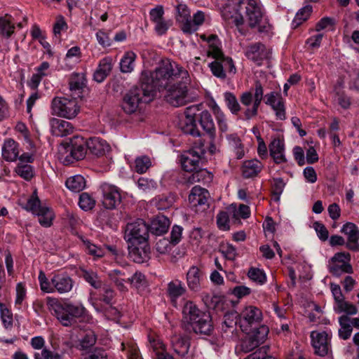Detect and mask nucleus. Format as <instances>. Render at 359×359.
<instances>
[{"instance_id": "49", "label": "nucleus", "mask_w": 359, "mask_h": 359, "mask_svg": "<svg viewBox=\"0 0 359 359\" xmlns=\"http://www.w3.org/2000/svg\"><path fill=\"white\" fill-rule=\"evenodd\" d=\"M14 171L18 176L26 181H30L34 176L33 167L27 163H19Z\"/></svg>"}, {"instance_id": "56", "label": "nucleus", "mask_w": 359, "mask_h": 359, "mask_svg": "<svg viewBox=\"0 0 359 359\" xmlns=\"http://www.w3.org/2000/svg\"><path fill=\"white\" fill-rule=\"evenodd\" d=\"M259 345V343L250 333L242 339L240 344V350L244 353L253 351Z\"/></svg>"}, {"instance_id": "47", "label": "nucleus", "mask_w": 359, "mask_h": 359, "mask_svg": "<svg viewBox=\"0 0 359 359\" xmlns=\"http://www.w3.org/2000/svg\"><path fill=\"white\" fill-rule=\"evenodd\" d=\"M97 337L93 331H88L79 340L78 348L87 351L92 348L96 343Z\"/></svg>"}, {"instance_id": "61", "label": "nucleus", "mask_w": 359, "mask_h": 359, "mask_svg": "<svg viewBox=\"0 0 359 359\" xmlns=\"http://www.w3.org/2000/svg\"><path fill=\"white\" fill-rule=\"evenodd\" d=\"M137 187L144 193H150L157 188V183L152 179L140 177L137 182Z\"/></svg>"}, {"instance_id": "34", "label": "nucleus", "mask_w": 359, "mask_h": 359, "mask_svg": "<svg viewBox=\"0 0 359 359\" xmlns=\"http://www.w3.org/2000/svg\"><path fill=\"white\" fill-rule=\"evenodd\" d=\"M171 345L173 351L180 356H184L189 348V339L180 335H173L171 338Z\"/></svg>"}, {"instance_id": "51", "label": "nucleus", "mask_w": 359, "mask_h": 359, "mask_svg": "<svg viewBox=\"0 0 359 359\" xmlns=\"http://www.w3.org/2000/svg\"><path fill=\"white\" fill-rule=\"evenodd\" d=\"M0 316L4 327L7 330H11L13 325V313L10 309L0 302Z\"/></svg>"}, {"instance_id": "36", "label": "nucleus", "mask_w": 359, "mask_h": 359, "mask_svg": "<svg viewBox=\"0 0 359 359\" xmlns=\"http://www.w3.org/2000/svg\"><path fill=\"white\" fill-rule=\"evenodd\" d=\"M191 175L187 177V182L189 184L196 182L209 183L212 180V175L206 169H196L195 171H191Z\"/></svg>"}, {"instance_id": "11", "label": "nucleus", "mask_w": 359, "mask_h": 359, "mask_svg": "<svg viewBox=\"0 0 359 359\" xmlns=\"http://www.w3.org/2000/svg\"><path fill=\"white\" fill-rule=\"evenodd\" d=\"M86 154V147L83 143H71L61 145L59 149V158L65 165H69L75 161L83 159Z\"/></svg>"}, {"instance_id": "25", "label": "nucleus", "mask_w": 359, "mask_h": 359, "mask_svg": "<svg viewBox=\"0 0 359 359\" xmlns=\"http://www.w3.org/2000/svg\"><path fill=\"white\" fill-rule=\"evenodd\" d=\"M222 15L223 19L230 27H236L239 29L243 25L244 19L242 14L236 9L229 6L224 7L222 11Z\"/></svg>"}, {"instance_id": "5", "label": "nucleus", "mask_w": 359, "mask_h": 359, "mask_svg": "<svg viewBox=\"0 0 359 359\" xmlns=\"http://www.w3.org/2000/svg\"><path fill=\"white\" fill-rule=\"evenodd\" d=\"M47 305L60 323L65 327L76 323V319L83 316L86 309L81 304L61 303L54 297L47 298Z\"/></svg>"}, {"instance_id": "53", "label": "nucleus", "mask_w": 359, "mask_h": 359, "mask_svg": "<svg viewBox=\"0 0 359 359\" xmlns=\"http://www.w3.org/2000/svg\"><path fill=\"white\" fill-rule=\"evenodd\" d=\"M329 270L336 276H339L343 273H351L352 267L348 263H337L330 261Z\"/></svg>"}, {"instance_id": "41", "label": "nucleus", "mask_w": 359, "mask_h": 359, "mask_svg": "<svg viewBox=\"0 0 359 359\" xmlns=\"http://www.w3.org/2000/svg\"><path fill=\"white\" fill-rule=\"evenodd\" d=\"M68 189L73 192H80L86 187V180L81 175L69 177L65 182Z\"/></svg>"}, {"instance_id": "23", "label": "nucleus", "mask_w": 359, "mask_h": 359, "mask_svg": "<svg viewBox=\"0 0 359 359\" xmlns=\"http://www.w3.org/2000/svg\"><path fill=\"white\" fill-rule=\"evenodd\" d=\"M186 292V287L181 280L175 279L168 283L167 294L173 306H177V299Z\"/></svg>"}, {"instance_id": "6", "label": "nucleus", "mask_w": 359, "mask_h": 359, "mask_svg": "<svg viewBox=\"0 0 359 359\" xmlns=\"http://www.w3.org/2000/svg\"><path fill=\"white\" fill-rule=\"evenodd\" d=\"M149 226L142 219H137L127 224L125 229L124 238L129 244L130 253L140 255L139 245H143L142 251L145 255L149 250L147 245L149 233Z\"/></svg>"}, {"instance_id": "46", "label": "nucleus", "mask_w": 359, "mask_h": 359, "mask_svg": "<svg viewBox=\"0 0 359 359\" xmlns=\"http://www.w3.org/2000/svg\"><path fill=\"white\" fill-rule=\"evenodd\" d=\"M339 323L341 328L339 330V336L341 339H348L352 333V326L350 324V318L346 316H341L339 318Z\"/></svg>"}, {"instance_id": "63", "label": "nucleus", "mask_w": 359, "mask_h": 359, "mask_svg": "<svg viewBox=\"0 0 359 359\" xmlns=\"http://www.w3.org/2000/svg\"><path fill=\"white\" fill-rule=\"evenodd\" d=\"M334 311L339 313H346L348 315H354L358 311L355 306L344 301V299L338 303L337 305H334Z\"/></svg>"}, {"instance_id": "4", "label": "nucleus", "mask_w": 359, "mask_h": 359, "mask_svg": "<svg viewBox=\"0 0 359 359\" xmlns=\"http://www.w3.org/2000/svg\"><path fill=\"white\" fill-rule=\"evenodd\" d=\"M183 318L192 328L196 334L210 335L214 327L212 317L209 312L200 310L191 301H187L184 306Z\"/></svg>"}, {"instance_id": "27", "label": "nucleus", "mask_w": 359, "mask_h": 359, "mask_svg": "<svg viewBox=\"0 0 359 359\" xmlns=\"http://www.w3.org/2000/svg\"><path fill=\"white\" fill-rule=\"evenodd\" d=\"M269 53V50L261 43L249 46L245 51L247 57L255 62L268 58Z\"/></svg>"}, {"instance_id": "12", "label": "nucleus", "mask_w": 359, "mask_h": 359, "mask_svg": "<svg viewBox=\"0 0 359 359\" xmlns=\"http://www.w3.org/2000/svg\"><path fill=\"white\" fill-rule=\"evenodd\" d=\"M204 153L203 146L193 147L183 152L180 157L182 169L186 172H191L201 168Z\"/></svg>"}, {"instance_id": "10", "label": "nucleus", "mask_w": 359, "mask_h": 359, "mask_svg": "<svg viewBox=\"0 0 359 359\" xmlns=\"http://www.w3.org/2000/svg\"><path fill=\"white\" fill-rule=\"evenodd\" d=\"M26 208L39 217V222L44 227L51 226L54 218L53 210L48 206L41 204L36 196H32L27 201Z\"/></svg>"}, {"instance_id": "28", "label": "nucleus", "mask_w": 359, "mask_h": 359, "mask_svg": "<svg viewBox=\"0 0 359 359\" xmlns=\"http://www.w3.org/2000/svg\"><path fill=\"white\" fill-rule=\"evenodd\" d=\"M108 276L110 280L115 284L117 289L121 292L128 291L126 283H129L128 280V274L126 273V270L123 269H114L108 273Z\"/></svg>"}, {"instance_id": "16", "label": "nucleus", "mask_w": 359, "mask_h": 359, "mask_svg": "<svg viewBox=\"0 0 359 359\" xmlns=\"http://www.w3.org/2000/svg\"><path fill=\"white\" fill-rule=\"evenodd\" d=\"M262 318V313L259 309L254 306H246L239 316V324L241 330L248 332V327L258 323Z\"/></svg>"}, {"instance_id": "22", "label": "nucleus", "mask_w": 359, "mask_h": 359, "mask_svg": "<svg viewBox=\"0 0 359 359\" xmlns=\"http://www.w3.org/2000/svg\"><path fill=\"white\" fill-rule=\"evenodd\" d=\"M208 106L216 120L220 136L222 137V134L226 133L229 130L226 116L215 100H211Z\"/></svg>"}, {"instance_id": "29", "label": "nucleus", "mask_w": 359, "mask_h": 359, "mask_svg": "<svg viewBox=\"0 0 359 359\" xmlns=\"http://www.w3.org/2000/svg\"><path fill=\"white\" fill-rule=\"evenodd\" d=\"M85 145L89 151L96 156H103L109 149L107 142L99 137L89 139Z\"/></svg>"}, {"instance_id": "9", "label": "nucleus", "mask_w": 359, "mask_h": 359, "mask_svg": "<svg viewBox=\"0 0 359 359\" xmlns=\"http://www.w3.org/2000/svg\"><path fill=\"white\" fill-rule=\"evenodd\" d=\"M238 8L244 12L246 20L252 28L260 23L264 14L259 0H239Z\"/></svg>"}, {"instance_id": "57", "label": "nucleus", "mask_w": 359, "mask_h": 359, "mask_svg": "<svg viewBox=\"0 0 359 359\" xmlns=\"http://www.w3.org/2000/svg\"><path fill=\"white\" fill-rule=\"evenodd\" d=\"M156 205L159 210H165L171 207L176 200V196L173 194H168V195H162L156 199Z\"/></svg>"}, {"instance_id": "50", "label": "nucleus", "mask_w": 359, "mask_h": 359, "mask_svg": "<svg viewBox=\"0 0 359 359\" xmlns=\"http://www.w3.org/2000/svg\"><path fill=\"white\" fill-rule=\"evenodd\" d=\"M56 350L55 347H53ZM65 351L60 353L55 351H51L46 346L44 347L41 352H35L34 353V359H62Z\"/></svg>"}, {"instance_id": "18", "label": "nucleus", "mask_w": 359, "mask_h": 359, "mask_svg": "<svg viewBox=\"0 0 359 359\" xmlns=\"http://www.w3.org/2000/svg\"><path fill=\"white\" fill-rule=\"evenodd\" d=\"M270 156L276 164L287 161L285 154V140L282 135H278L272 137L269 145Z\"/></svg>"}, {"instance_id": "64", "label": "nucleus", "mask_w": 359, "mask_h": 359, "mask_svg": "<svg viewBox=\"0 0 359 359\" xmlns=\"http://www.w3.org/2000/svg\"><path fill=\"white\" fill-rule=\"evenodd\" d=\"M151 165L150 158L147 156L137 157L135 161V170L138 173H144Z\"/></svg>"}, {"instance_id": "17", "label": "nucleus", "mask_w": 359, "mask_h": 359, "mask_svg": "<svg viewBox=\"0 0 359 359\" xmlns=\"http://www.w3.org/2000/svg\"><path fill=\"white\" fill-rule=\"evenodd\" d=\"M311 344L315 353L320 356L327 355L330 348V336L326 332L313 331L311 333Z\"/></svg>"}, {"instance_id": "14", "label": "nucleus", "mask_w": 359, "mask_h": 359, "mask_svg": "<svg viewBox=\"0 0 359 359\" xmlns=\"http://www.w3.org/2000/svg\"><path fill=\"white\" fill-rule=\"evenodd\" d=\"M100 189L102 192V203L107 209L116 208L121 201V196L119 189L108 183H102Z\"/></svg>"}, {"instance_id": "62", "label": "nucleus", "mask_w": 359, "mask_h": 359, "mask_svg": "<svg viewBox=\"0 0 359 359\" xmlns=\"http://www.w3.org/2000/svg\"><path fill=\"white\" fill-rule=\"evenodd\" d=\"M334 311L339 313H346L348 315H354L358 311L355 306L344 301V299L338 303L337 305H334Z\"/></svg>"}, {"instance_id": "33", "label": "nucleus", "mask_w": 359, "mask_h": 359, "mask_svg": "<svg viewBox=\"0 0 359 359\" xmlns=\"http://www.w3.org/2000/svg\"><path fill=\"white\" fill-rule=\"evenodd\" d=\"M263 168V163L257 159L245 161L242 165V173L245 178L254 177L262 171Z\"/></svg>"}, {"instance_id": "39", "label": "nucleus", "mask_w": 359, "mask_h": 359, "mask_svg": "<svg viewBox=\"0 0 359 359\" xmlns=\"http://www.w3.org/2000/svg\"><path fill=\"white\" fill-rule=\"evenodd\" d=\"M137 55L133 51H127L120 61V69L123 73H130L134 70Z\"/></svg>"}, {"instance_id": "60", "label": "nucleus", "mask_w": 359, "mask_h": 359, "mask_svg": "<svg viewBox=\"0 0 359 359\" xmlns=\"http://www.w3.org/2000/svg\"><path fill=\"white\" fill-rule=\"evenodd\" d=\"M219 251L226 259L233 261L237 257L236 248L230 243H223L219 245Z\"/></svg>"}, {"instance_id": "24", "label": "nucleus", "mask_w": 359, "mask_h": 359, "mask_svg": "<svg viewBox=\"0 0 359 359\" xmlns=\"http://www.w3.org/2000/svg\"><path fill=\"white\" fill-rule=\"evenodd\" d=\"M186 279L190 290L198 292L201 290L203 276L198 267L196 266L190 267L187 273Z\"/></svg>"}, {"instance_id": "3", "label": "nucleus", "mask_w": 359, "mask_h": 359, "mask_svg": "<svg viewBox=\"0 0 359 359\" xmlns=\"http://www.w3.org/2000/svg\"><path fill=\"white\" fill-rule=\"evenodd\" d=\"M201 39L208 43V56L215 60L209 64L212 74L218 78L224 79L226 72L235 74L236 69L233 60L229 57L224 56L221 49L222 44L218 36L215 34L209 36L201 34Z\"/></svg>"}, {"instance_id": "13", "label": "nucleus", "mask_w": 359, "mask_h": 359, "mask_svg": "<svg viewBox=\"0 0 359 359\" xmlns=\"http://www.w3.org/2000/svg\"><path fill=\"white\" fill-rule=\"evenodd\" d=\"M198 108L196 105H191L186 108L184 115L180 118L179 128L186 134L194 137H199L200 131L197 128L195 115Z\"/></svg>"}, {"instance_id": "55", "label": "nucleus", "mask_w": 359, "mask_h": 359, "mask_svg": "<svg viewBox=\"0 0 359 359\" xmlns=\"http://www.w3.org/2000/svg\"><path fill=\"white\" fill-rule=\"evenodd\" d=\"M226 139L229 144L234 149L237 158H242L244 156V150L238 136L236 134H231L226 136Z\"/></svg>"}, {"instance_id": "44", "label": "nucleus", "mask_w": 359, "mask_h": 359, "mask_svg": "<svg viewBox=\"0 0 359 359\" xmlns=\"http://www.w3.org/2000/svg\"><path fill=\"white\" fill-rule=\"evenodd\" d=\"M122 350L126 352L128 359H142L136 343L129 340L121 344Z\"/></svg>"}, {"instance_id": "54", "label": "nucleus", "mask_w": 359, "mask_h": 359, "mask_svg": "<svg viewBox=\"0 0 359 359\" xmlns=\"http://www.w3.org/2000/svg\"><path fill=\"white\" fill-rule=\"evenodd\" d=\"M81 276L83 277L84 280L94 288L97 289L101 287L102 280L100 279L95 272L93 271L82 269Z\"/></svg>"}, {"instance_id": "59", "label": "nucleus", "mask_w": 359, "mask_h": 359, "mask_svg": "<svg viewBox=\"0 0 359 359\" xmlns=\"http://www.w3.org/2000/svg\"><path fill=\"white\" fill-rule=\"evenodd\" d=\"M248 278L257 284L263 285L266 281L264 271L260 269L251 267L248 272Z\"/></svg>"}, {"instance_id": "40", "label": "nucleus", "mask_w": 359, "mask_h": 359, "mask_svg": "<svg viewBox=\"0 0 359 359\" xmlns=\"http://www.w3.org/2000/svg\"><path fill=\"white\" fill-rule=\"evenodd\" d=\"M229 213L232 219L238 221L240 218L247 219L250 215V208L244 204L239 205L238 208L236 205H231L228 208Z\"/></svg>"}, {"instance_id": "8", "label": "nucleus", "mask_w": 359, "mask_h": 359, "mask_svg": "<svg viewBox=\"0 0 359 359\" xmlns=\"http://www.w3.org/2000/svg\"><path fill=\"white\" fill-rule=\"evenodd\" d=\"M50 110L53 115L73 119L79 114L81 105L76 97L56 96L51 100Z\"/></svg>"}, {"instance_id": "15", "label": "nucleus", "mask_w": 359, "mask_h": 359, "mask_svg": "<svg viewBox=\"0 0 359 359\" xmlns=\"http://www.w3.org/2000/svg\"><path fill=\"white\" fill-rule=\"evenodd\" d=\"M264 102L274 111L277 120L286 119L285 100L278 92L273 91L265 95Z\"/></svg>"}, {"instance_id": "19", "label": "nucleus", "mask_w": 359, "mask_h": 359, "mask_svg": "<svg viewBox=\"0 0 359 359\" xmlns=\"http://www.w3.org/2000/svg\"><path fill=\"white\" fill-rule=\"evenodd\" d=\"M341 232L347 237L346 247L351 250H358L359 248V229L352 222H346L341 229Z\"/></svg>"}, {"instance_id": "2", "label": "nucleus", "mask_w": 359, "mask_h": 359, "mask_svg": "<svg viewBox=\"0 0 359 359\" xmlns=\"http://www.w3.org/2000/svg\"><path fill=\"white\" fill-rule=\"evenodd\" d=\"M139 86L131 88L123 97L122 108L127 114L137 111L141 103L151 102L155 97V87L152 85L151 72L143 71Z\"/></svg>"}, {"instance_id": "42", "label": "nucleus", "mask_w": 359, "mask_h": 359, "mask_svg": "<svg viewBox=\"0 0 359 359\" xmlns=\"http://www.w3.org/2000/svg\"><path fill=\"white\" fill-rule=\"evenodd\" d=\"M311 12L312 6L311 5H306L299 9L292 22V27L296 29L300 26L304 22L308 20Z\"/></svg>"}, {"instance_id": "38", "label": "nucleus", "mask_w": 359, "mask_h": 359, "mask_svg": "<svg viewBox=\"0 0 359 359\" xmlns=\"http://www.w3.org/2000/svg\"><path fill=\"white\" fill-rule=\"evenodd\" d=\"M15 22L11 15L0 17V36L9 38L14 33Z\"/></svg>"}, {"instance_id": "30", "label": "nucleus", "mask_w": 359, "mask_h": 359, "mask_svg": "<svg viewBox=\"0 0 359 359\" xmlns=\"http://www.w3.org/2000/svg\"><path fill=\"white\" fill-rule=\"evenodd\" d=\"M209 196L208 191L199 186H195L191 189L189 196V201L191 206L204 205L207 203Z\"/></svg>"}, {"instance_id": "1", "label": "nucleus", "mask_w": 359, "mask_h": 359, "mask_svg": "<svg viewBox=\"0 0 359 359\" xmlns=\"http://www.w3.org/2000/svg\"><path fill=\"white\" fill-rule=\"evenodd\" d=\"M152 85L157 91L165 90V100L173 107H180L187 104L190 100L187 84L189 81V73L175 62L163 60L151 72Z\"/></svg>"}, {"instance_id": "20", "label": "nucleus", "mask_w": 359, "mask_h": 359, "mask_svg": "<svg viewBox=\"0 0 359 359\" xmlns=\"http://www.w3.org/2000/svg\"><path fill=\"white\" fill-rule=\"evenodd\" d=\"M50 126L52 135L56 137H66L72 134L74 130L71 123L57 118L50 119Z\"/></svg>"}, {"instance_id": "32", "label": "nucleus", "mask_w": 359, "mask_h": 359, "mask_svg": "<svg viewBox=\"0 0 359 359\" xmlns=\"http://www.w3.org/2000/svg\"><path fill=\"white\" fill-rule=\"evenodd\" d=\"M170 224V220L167 217L158 215L152 219L149 228L151 233L161 236L168 231Z\"/></svg>"}, {"instance_id": "31", "label": "nucleus", "mask_w": 359, "mask_h": 359, "mask_svg": "<svg viewBox=\"0 0 359 359\" xmlns=\"http://www.w3.org/2000/svg\"><path fill=\"white\" fill-rule=\"evenodd\" d=\"M238 316L237 313L235 312L227 313L224 315L222 331L226 337L231 338L233 337V333L236 330Z\"/></svg>"}, {"instance_id": "48", "label": "nucleus", "mask_w": 359, "mask_h": 359, "mask_svg": "<svg viewBox=\"0 0 359 359\" xmlns=\"http://www.w3.org/2000/svg\"><path fill=\"white\" fill-rule=\"evenodd\" d=\"M177 10V21L180 24V27L183 31V27L184 25L189 23V21L191 18L190 11L185 4H179L176 7Z\"/></svg>"}, {"instance_id": "37", "label": "nucleus", "mask_w": 359, "mask_h": 359, "mask_svg": "<svg viewBox=\"0 0 359 359\" xmlns=\"http://www.w3.org/2000/svg\"><path fill=\"white\" fill-rule=\"evenodd\" d=\"M205 20V14L201 11H198L194 14L193 18H190L189 23L183 27V32L187 34H192L197 31Z\"/></svg>"}, {"instance_id": "26", "label": "nucleus", "mask_w": 359, "mask_h": 359, "mask_svg": "<svg viewBox=\"0 0 359 359\" xmlns=\"http://www.w3.org/2000/svg\"><path fill=\"white\" fill-rule=\"evenodd\" d=\"M112 67L113 59L111 57L107 56L101 59L93 74L95 81L98 83L102 82L110 74Z\"/></svg>"}, {"instance_id": "7", "label": "nucleus", "mask_w": 359, "mask_h": 359, "mask_svg": "<svg viewBox=\"0 0 359 359\" xmlns=\"http://www.w3.org/2000/svg\"><path fill=\"white\" fill-rule=\"evenodd\" d=\"M39 282L41 290L46 293L58 292L65 294L69 292L74 287V280L67 273H55L50 279H48L45 273L40 271Z\"/></svg>"}, {"instance_id": "35", "label": "nucleus", "mask_w": 359, "mask_h": 359, "mask_svg": "<svg viewBox=\"0 0 359 359\" xmlns=\"http://www.w3.org/2000/svg\"><path fill=\"white\" fill-rule=\"evenodd\" d=\"M199 123L203 129L210 135V138L213 140L215 137V126L210 113L204 110L200 114Z\"/></svg>"}, {"instance_id": "52", "label": "nucleus", "mask_w": 359, "mask_h": 359, "mask_svg": "<svg viewBox=\"0 0 359 359\" xmlns=\"http://www.w3.org/2000/svg\"><path fill=\"white\" fill-rule=\"evenodd\" d=\"M83 245L88 253L96 258L102 257L104 255L106 250L113 251L112 248L107 246L102 248L91 243L89 241H83Z\"/></svg>"}, {"instance_id": "21", "label": "nucleus", "mask_w": 359, "mask_h": 359, "mask_svg": "<svg viewBox=\"0 0 359 359\" xmlns=\"http://www.w3.org/2000/svg\"><path fill=\"white\" fill-rule=\"evenodd\" d=\"M3 158L8 162H14L18 158L20 154V145L12 138H6L1 148Z\"/></svg>"}, {"instance_id": "45", "label": "nucleus", "mask_w": 359, "mask_h": 359, "mask_svg": "<svg viewBox=\"0 0 359 359\" xmlns=\"http://www.w3.org/2000/svg\"><path fill=\"white\" fill-rule=\"evenodd\" d=\"M69 90L72 92L81 93V90L86 84V78L83 74L73 73L69 79Z\"/></svg>"}, {"instance_id": "43", "label": "nucleus", "mask_w": 359, "mask_h": 359, "mask_svg": "<svg viewBox=\"0 0 359 359\" xmlns=\"http://www.w3.org/2000/svg\"><path fill=\"white\" fill-rule=\"evenodd\" d=\"M223 95L226 107L232 114L237 115L241 107L236 95L229 91L225 92Z\"/></svg>"}, {"instance_id": "58", "label": "nucleus", "mask_w": 359, "mask_h": 359, "mask_svg": "<svg viewBox=\"0 0 359 359\" xmlns=\"http://www.w3.org/2000/svg\"><path fill=\"white\" fill-rule=\"evenodd\" d=\"M129 283L137 290L147 287V282L145 276L141 272L137 271L133 276L128 277Z\"/></svg>"}]
</instances>
